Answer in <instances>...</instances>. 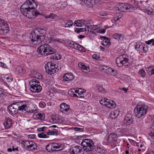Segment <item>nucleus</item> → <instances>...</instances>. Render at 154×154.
<instances>
[{
  "label": "nucleus",
  "mask_w": 154,
  "mask_h": 154,
  "mask_svg": "<svg viewBox=\"0 0 154 154\" xmlns=\"http://www.w3.org/2000/svg\"><path fill=\"white\" fill-rule=\"evenodd\" d=\"M96 151L98 152L100 154H105L106 151L105 148L103 146H98L97 147Z\"/></svg>",
  "instance_id": "23"
},
{
  "label": "nucleus",
  "mask_w": 154,
  "mask_h": 154,
  "mask_svg": "<svg viewBox=\"0 0 154 154\" xmlns=\"http://www.w3.org/2000/svg\"><path fill=\"white\" fill-rule=\"evenodd\" d=\"M110 42L109 40L107 39L105 40H103V42L102 45H103L106 46L107 47L109 46Z\"/></svg>",
  "instance_id": "39"
},
{
  "label": "nucleus",
  "mask_w": 154,
  "mask_h": 154,
  "mask_svg": "<svg viewBox=\"0 0 154 154\" xmlns=\"http://www.w3.org/2000/svg\"><path fill=\"white\" fill-rule=\"evenodd\" d=\"M73 129L76 131L82 132L84 131V128L78 127H74L73 128Z\"/></svg>",
  "instance_id": "48"
},
{
  "label": "nucleus",
  "mask_w": 154,
  "mask_h": 154,
  "mask_svg": "<svg viewBox=\"0 0 154 154\" xmlns=\"http://www.w3.org/2000/svg\"><path fill=\"white\" fill-rule=\"evenodd\" d=\"M5 102V101L4 98L1 97H0V104H2Z\"/></svg>",
  "instance_id": "60"
},
{
  "label": "nucleus",
  "mask_w": 154,
  "mask_h": 154,
  "mask_svg": "<svg viewBox=\"0 0 154 154\" xmlns=\"http://www.w3.org/2000/svg\"><path fill=\"white\" fill-rule=\"evenodd\" d=\"M143 46V45L137 44L134 45V48L135 49H137L138 51H141Z\"/></svg>",
  "instance_id": "41"
},
{
  "label": "nucleus",
  "mask_w": 154,
  "mask_h": 154,
  "mask_svg": "<svg viewBox=\"0 0 154 154\" xmlns=\"http://www.w3.org/2000/svg\"><path fill=\"white\" fill-rule=\"evenodd\" d=\"M78 66L82 69V72L85 73H88L90 72L89 68L86 67L84 64L81 63H79Z\"/></svg>",
  "instance_id": "21"
},
{
  "label": "nucleus",
  "mask_w": 154,
  "mask_h": 154,
  "mask_svg": "<svg viewBox=\"0 0 154 154\" xmlns=\"http://www.w3.org/2000/svg\"><path fill=\"white\" fill-rule=\"evenodd\" d=\"M28 108H26V109H27V110L26 111L27 112H34L35 111V110H34L33 109H31L29 108V109H28Z\"/></svg>",
  "instance_id": "58"
},
{
  "label": "nucleus",
  "mask_w": 154,
  "mask_h": 154,
  "mask_svg": "<svg viewBox=\"0 0 154 154\" xmlns=\"http://www.w3.org/2000/svg\"><path fill=\"white\" fill-rule=\"evenodd\" d=\"M149 134L151 136L154 137V129L151 131V132L149 133Z\"/></svg>",
  "instance_id": "64"
},
{
  "label": "nucleus",
  "mask_w": 154,
  "mask_h": 154,
  "mask_svg": "<svg viewBox=\"0 0 154 154\" xmlns=\"http://www.w3.org/2000/svg\"><path fill=\"white\" fill-rule=\"evenodd\" d=\"M117 135L114 133H112L110 134L108 137V140L109 141H116L117 140Z\"/></svg>",
  "instance_id": "24"
},
{
  "label": "nucleus",
  "mask_w": 154,
  "mask_h": 154,
  "mask_svg": "<svg viewBox=\"0 0 154 154\" xmlns=\"http://www.w3.org/2000/svg\"><path fill=\"white\" fill-rule=\"evenodd\" d=\"M100 15L102 17H106L107 16V14L105 12H102L100 13Z\"/></svg>",
  "instance_id": "62"
},
{
  "label": "nucleus",
  "mask_w": 154,
  "mask_h": 154,
  "mask_svg": "<svg viewBox=\"0 0 154 154\" xmlns=\"http://www.w3.org/2000/svg\"><path fill=\"white\" fill-rule=\"evenodd\" d=\"M138 74L139 75L143 78L145 77L146 76V72L143 69H141L139 71Z\"/></svg>",
  "instance_id": "36"
},
{
  "label": "nucleus",
  "mask_w": 154,
  "mask_h": 154,
  "mask_svg": "<svg viewBox=\"0 0 154 154\" xmlns=\"http://www.w3.org/2000/svg\"><path fill=\"white\" fill-rule=\"evenodd\" d=\"M84 25L87 27V29H86L88 31H89V29L90 27H91V28H93L94 27H95V28L96 27V26H95L94 25L93 21L91 20H89L86 21L85 20V22H84ZM95 29L94 28L93 30H94Z\"/></svg>",
  "instance_id": "14"
},
{
  "label": "nucleus",
  "mask_w": 154,
  "mask_h": 154,
  "mask_svg": "<svg viewBox=\"0 0 154 154\" xmlns=\"http://www.w3.org/2000/svg\"><path fill=\"white\" fill-rule=\"evenodd\" d=\"M3 125L5 129H8L12 126V120L9 118H6Z\"/></svg>",
  "instance_id": "18"
},
{
  "label": "nucleus",
  "mask_w": 154,
  "mask_h": 154,
  "mask_svg": "<svg viewBox=\"0 0 154 154\" xmlns=\"http://www.w3.org/2000/svg\"><path fill=\"white\" fill-rule=\"evenodd\" d=\"M147 46L145 45H143L141 51H143L144 53H146L148 51Z\"/></svg>",
  "instance_id": "43"
},
{
  "label": "nucleus",
  "mask_w": 154,
  "mask_h": 154,
  "mask_svg": "<svg viewBox=\"0 0 154 154\" xmlns=\"http://www.w3.org/2000/svg\"><path fill=\"white\" fill-rule=\"evenodd\" d=\"M20 103H19V111H26V109L27 107V104L26 103L28 102L25 101L22 102H19Z\"/></svg>",
  "instance_id": "20"
},
{
  "label": "nucleus",
  "mask_w": 154,
  "mask_h": 154,
  "mask_svg": "<svg viewBox=\"0 0 154 154\" xmlns=\"http://www.w3.org/2000/svg\"><path fill=\"white\" fill-rule=\"evenodd\" d=\"M45 30L42 29H40L36 31H32L30 36V43L35 45L38 43L39 44V42L43 41L45 39Z\"/></svg>",
  "instance_id": "1"
},
{
  "label": "nucleus",
  "mask_w": 154,
  "mask_h": 154,
  "mask_svg": "<svg viewBox=\"0 0 154 154\" xmlns=\"http://www.w3.org/2000/svg\"><path fill=\"white\" fill-rule=\"evenodd\" d=\"M39 106L42 108H44L46 106V104L44 102L41 101L39 103Z\"/></svg>",
  "instance_id": "49"
},
{
  "label": "nucleus",
  "mask_w": 154,
  "mask_h": 154,
  "mask_svg": "<svg viewBox=\"0 0 154 154\" xmlns=\"http://www.w3.org/2000/svg\"><path fill=\"white\" fill-rule=\"evenodd\" d=\"M46 72L49 75H52L55 72L57 67H56V64L51 62L47 63L45 66Z\"/></svg>",
  "instance_id": "10"
},
{
  "label": "nucleus",
  "mask_w": 154,
  "mask_h": 154,
  "mask_svg": "<svg viewBox=\"0 0 154 154\" xmlns=\"http://www.w3.org/2000/svg\"><path fill=\"white\" fill-rule=\"evenodd\" d=\"M52 119L54 122L57 123L61 124L63 122V119L62 116L58 115H55L53 117Z\"/></svg>",
  "instance_id": "16"
},
{
  "label": "nucleus",
  "mask_w": 154,
  "mask_h": 154,
  "mask_svg": "<svg viewBox=\"0 0 154 154\" xmlns=\"http://www.w3.org/2000/svg\"><path fill=\"white\" fill-rule=\"evenodd\" d=\"M7 108L9 110V111L11 112L10 113L14 114H16L17 113L16 110H15V109L14 108L12 104L8 106Z\"/></svg>",
  "instance_id": "25"
},
{
  "label": "nucleus",
  "mask_w": 154,
  "mask_h": 154,
  "mask_svg": "<svg viewBox=\"0 0 154 154\" xmlns=\"http://www.w3.org/2000/svg\"><path fill=\"white\" fill-rule=\"evenodd\" d=\"M81 145L83 146L84 150L86 152L92 151L94 146V143L91 140L87 139L82 140Z\"/></svg>",
  "instance_id": "7"
},
{
  "label": "nucleus",
  "mask_w": 154,
  "mask_h": 154,
  "mask_svg": "<svg viewBox=\"0 0 154 154\" xmlns=\"http://www.w3.org/2000/svg\"><path fill=\"white\" fill-rule=\"evenodd\" d=\"M79 45L77 43H75L72 46V48H73L74 49L77 50L78 47L79 46Z\"/></svg>",
  "instance_id": "56"
},
{
  "label": "nucleus",
  "mask_w": 154,
  "mask_h": 154,
  "mask_svg": "<svg viewBox=\"0 0 154 154\" xmlns=\"http://www.w3.org/2000/svg\"><path fill=\"white\" fill-rule=\"evenodd\" d=\"M57 133L55 129H54L53 131H50L49 132L47 133V134L50 135H56Z\"/></svg>",
  "instance_id": "46"
},
{
  "label": "nucleus",
  "mask_w": 154,
  "mask_h": 154,
  "mask_svg": "<svg viewBox=\"0 0 154 154\" xmlns=\"http://www.w3.org/2000/svg\"><path fill=\"white\" fill-rule=\"evenodd\" d=\"M119 111L115 110L110 113V117L112 119H115L119 115Z\"/></svg>",
  "instance_id": "26"
},
{
  "label": "nucleus",
  "mask_w": 154,
  "mask_h": 154,
  "mask_svg": "<svg viewBox=\"0 0 154 154\" xmlns=\"http://www.w3.org/2000/svg\"><path fill=\"white\" fill-rule=\"evenodd\" d=\"M108 103L106 104V106L109 108H115L116 106V104L115 102L112 100H108Z\"/></svg>",
  "instance_id": "22"
},
{
  "label": "nucleus",
  "mask_w": 154,
  "mask_h": 154,
  "mask_svg": "<svg viewBox=\"0 0 154 154\" xmlns=\"http://www.w3.org/2000/svg\"><path fill=\"white\" fill-rule=\"evenodd\" d=\"M36 116L37 118L41 120L44 119V117H43V114H42L41 113H38L36 115Z\"/></svg>",
  "instance_id": "52"
},
{
  "label": "nucleus",
  "mask_w": 154,
  "mask_h": 154,
  "mask_svg": "<svg viewBox=\"0 0 154 154\" xmlns=\"http://www.w3.org/2000/svg\"><path fill=\"white\" fill-rule=\"evenodd\" d=\"M57 17V15L55 14L54 13H50L49 15L48 16H45V18H51L52 19H54L56 17Z\"/></svg>",
  "instance_id": "33"
},
{
  "label": "nucleus",
  "mask_w": 154,
  "mask_h": 154,
  "mask_svg": "<svg viewBox=\"0 0 154 154\" xmlns=\"http://www.w3.org/2000/svg\"><path fill=\"white\" fill-rule=\"evenodd\" d=\"M133 120L131 116H126L122 121V123L124 125H129L133 124Z\"/></svg>",
  "instance_id": "12"
},
{
  "label": "nucleus",
  "mask_w": 154,
  "mask_h": 154,
  "mask_svg": "<svg viewBox=\"0 0 154 154\" xmlns=\"http://www.w3.org/2000/svg\"><path fill=\"white\" fill-rule=\"evenodd\" d=\"M34 77L37 79H41L42 78V76L41 74L39 73H36Z\"/></svg>",
  "instance_id": "53"
},
{
  "label": "nucleus",
  "mask_w": 154,
  "mask_h": 154,
  "mask_svg": "<svg viewBox=\"0 0 154 154\" xmlns=\"http://www.w3.org/2000/svg\"><path fill=\"white\" fill-rule=\"evenodd\" d=\"M75 93L79 95L82 94L85 92L84 89L82 88H75Z\"/></svg>",
  "instance_id": "31"
},
{
  "label": "nucleus",
  "mask_w": 154,
  "mask_h": 154,
  "mask_svg": "<svg viewBox=\"0 0 154 154\" xmlns=\"http://www.w3.org/2000/svg\"><path fill=\"white\" fill-rule=\"evenodd\" d=\"M92 57L93 59L96 60H99L100 58V57L96 54H93Z\"/></svg>",
  "instance_id": "55"
},
{
  "label": "nucleus",
  "mask_w": 154,
  "mask_h": 154,
  "mask_svg": "<svg viewBox=\"0 0 154 154\" xmlns=\"http://www.w3.org/2000/svg\"><path fill=\"white\" fill-rule=\"evenodd\" d=\"M107 73L111 74L112 75H115L116 72L113 69L111 68H109L107 69L106 71H105Z\"/></svg>",
  "instance_id": "28"
},
{
  "label": "nucleus",
  "mask_w": 154,
  "mask_h": 154,
  "mask_svg": "<svg viewBox=\"0 0 154 154\" xmlns=\"http://www.w3.org/2000/svg\"><path fill=\"white\" fill-rule=\"evenodd\" d=\"M60 110L63 112H68L69 110V105L65 103H62L60 105Z\"/></svg>",
  "instance_id": "19"
},
{
  "label": "nucleus",
  "mask_w": 154,
  "mask_h": 154,
  "mask_svg": "<svg viewBox=\"0 0 154 154\" xmlns=\"http://www.w3.org/2000/svg\"><path fill=\"white\" fill-rule=\"evenodd\" d=\"M152 42H153L152 39H151L150 40H149L147 41L146 42V44H147L148 45H150L151 43H152Z\"/></svg>",
  "instance_id": "63"
},
{
  "label": "nucleus",
  "mask_w": 154,
  "mask_h": 154,
  "mask_svg": "<svg viewBox=\"0 0 154 154\" xmlns=\"http://www.w3.org/2000/svg\"><path fill=\"white\" fill-rule=\"evenodd\" d=\"M128 57L125 55L123 54L117 57L116 60V63L118 66L122 67L124 65L128 66V63H129Z\"/></svg>",
  "instance_id": "8"
},
{
  "label": "nucleus",
  "mask_w": 154,
  "mask_h": 154,
  "mask_svg": "<svg viewBox=\"0 0 154 154\" xmlns=\"http://www.w3.org/2000/svg\"><path fill=\"white\" fill-rule=\"evenodd\" d=\"M145 13H147L149 14H153V10L150 7H146L144 10Z\"/></svg>",
  "instance_id": "30"
},
{
  "label": "nucleus",
  "mask_w": 154,
  "mask_h": 154,
  "mask_svg": "<svg viewBox=\"0 0 154 154\" xmlns=\"http://www.w3.org/2000/svg\"><path fill=\"white\" fill-rule=\"evenodd\" d=\"M82 106L84 107V109L85 108H87L88 107V106L85 102H84L82 105Z\"/></svg>",
  "instance_id": "57"
},
{
  "label": "nucleus",
  "mask_w": 154,
  "mask_h": 154,
  "mask_svg": "<svg viewBox=\"0 0 154 154\" xmlns=\"http://www.w3.org/2000/svg\"><path fill=\"white\" fill-rule=\"evenodd\" d=\"M87 31V29L85 28H76L75 29V31L77 33H79L81 32H83Z\"/></svg>",
  "instance_id": "40"
},
{
  "label": "nucleus",
  "mask_w": 154,
  "mask_h": 154,
  "mask_svg": "<svg viewBox=\"0 0 154 154\" xmlns=\"http://www.w3.org/2000/svg\"><path fill=\"white\" fill-rule=\"evenodd\" d=\"M9 26L4 20L0 18V34L5 35L9 31Z\"/></svg>",
  "instance_id": "11"
},
{
  "label": "nucleus",
  "mask_w": 154,
  "mask_h": 154,
  "mask_svg": "<svg viewBox=\"0 0 154 154\" xmlns=\"http://www.w3.org/2000/svg\"><path fill=\"white\" fill-rule=\"evenodd\" d=\"M53 147V145L52 144H49L46 146V149L48 152H54Z\"/></svg>",
  "instance_id": "29"
},
{
  "label": "nucleus",
  "mask_w": 154,
  "mask_h": 154,
  "mask_svg": "<svg viewBox=\"0 0 154 154\" xmlns=\"http://www.w3.org/2000/svg\"><path fill=\"white\" fill-rule=\"evenodd\" d=\"M130 7V6L129 5L121 3L118 6V9L120 11L125 12L126 11H129V9Z\"/></svg>",
  "instance_id": "13"
},
{
  "label": "nucleus",
  "mask_w": 154,
  "mask_h": 154,
  "mask_svg": "<svg viewBox=\"0 0 154 154\" xmlns=\"http://www.w3.org/2000/svg\"><path fill=\"white\" fill-rule=\"evenodd\" d=\"M84 22H85V20H77L75 21V25L76 24V26H77L81 27L84 25Z\"/></svg>",
  "instance_id": "27"
},
{
  "label": "nucleus",
  "mask_w": 154,
  "mask_h": 154,
  "mask_svg": "<svg viewBox=\"0 0 154 154\" xmlns=\"http://www.w3.org/2000/svg\"><path fill=\"white\" fill-rule=\"evenodd\" d=\"M77 50L81 52H85V49L84 48L80 45H79Z\"/></svg>",
  "instance_id": "50"
},
{
  "label": "nucleus",
  "mask_w": 154,
  "mask_h": 154,
  "mask_svg": "<svg viewBox=\"0 0 154 154\" xmlns=\"http://www.w3.org/2000/svg\"><path fill=\"white\" fill-rule=\"evenodd\" d=\"M79 146H77L71 148L70 149V152L71 154H78L81 152V149Z\"/></svg>",
  "instance_id": "17"
},
{
  "label": "nucleus",
  "mask_w": 154,
  "mask_h": 154,
  "mask_svg": "<svg viewBox=\"0 0 154 154\" xmlns=\"http://www.w3.org/2000/svg\"><path fill=\"white\" fill-rule=\"evenodd\" d=\"M61 146H53V148L54 149V151H58L59 150H61V149H60V148H61Z\"/></svg>",
  "instance_id": "47"
},
{
  "label": "nucleus",
  "mask_w": 154,
  "mask_h": 154,
  "mask_svg": "<svg viewBox=\"0 0 154 154\" xmlns=\"http://www.w3.org/2000/svg\"><path fill=\"white\" fill-rule=\"evenodd\" d=\"M46 127H43L41 128H38L37 130L39 132L43 131L46 130Z\"/></svg>",
  "instance_id": "54"
},
{
  "label": "nucleus",
  "mask_w": 154,
  "mask_h": 154,
  "mask_svg": "<svg viewBox=\"0 0 154 154\" xmlns=\"http://www.w3.org/2000/svg\"><path fill=\"white\" fill-rule=\"evenodd\" d=\"M75 78L74 75L71 72L66 73L63 76V79L66 81H72Z\"/></svg>",
  "instance_id": "15"
},
{
  "label": "nucleus",
  "mask_w": 154,
  "mask_h": 154,
  "mask_svg": "<svg viewBox=\"0 0 154 154\" xmlns=\"http://www.w3.org/2000/svg\"><path fill=\"white\" fill-rule=\"evenodd\" d=\"M68 93L72 97H78L77 95L75 94L76 93L75 88L72 89L70 91H69Z\"/></svg>",
  "instance_id": "32"
},
{
  "label": "nucleus",
  "mask_w": 154,
  "mask_h": 154,
  "mask_svg": "<svg viewBox=\"0 0 154 154\" xmlns=\"http://www.w3.org/2000/svg\"><path fill=\"white\" fill-rule=\"evenodd\" d=\"M97 91L99 92L103 93L104 92V89L102 86H99L97 87Z\"/></svg>",
  "instance_id": "42"
},
{
  "label": "nucleus",
  "mask_w": 154,
  "mask_h": 154,
  "mask_svg": "<svg viewBox=\"0 0 154 154\" xmlns=\"http://www.w3.org/2000/svg\"><path fill=\"white\" fill-rule=\"evenodd\" d=\"M21 143L23 148L29 151H33L37 148L36 144L32 141L23 140L22 141Z\"/></svg>",
  "instance_id": "5"
},
{
  "label": "nucleus",
  "mask_w": 154,
  "mask_h": 154,
  "mask_svg": "<svg viewBox=\"0 0 154 154\" xmlns=\"http://www.w3.org/2000/svg\"><path fill=\"white\" fill-rule=\"evenodd\" d=\"M73 22L71 20H68L65 24V27H70L73 25Z\"/></svg>",
  "instance_id": "34"
},
{
  "label": "nucleus",
  "mask_w": 154,
  "mask_h": 154,
  "mask_svg": "<svg viewBox=\"0 0 154 154\" xmlns=\"http://www.w3.org/2000/svg\"><path fill=\"white\" fill-rule=\"evenodd\" d=\"M20 10L22 13L26 17L29 19H33L40 14V13L36 10L30 9H25L21 8Z\"/></svg>",
  "instance_id": "4"
},
{
  "label": "nucleus",
  "mask_w": 154,
  "mask_h": 154,
  "mask_svg": "<svg viewBox=\"0 0 154 154\" xmlns=\"http://www.w3.org/2000/svg\"><path fill=\"white\" fill-rule=\"evenodd\" d=\"M38 137L41 138H46L48 137L47 135L43 133L38 134Z\"/></svg>",
  "instance_id": "44"
},
{
  "label": "nucleus",
  "mask_w": 154,
  "mask_h": 154,
  "mask_svg": "<svg viewBox=\"0 0 154 154\" xmlns=\"http://www.w3.org/2000/svg\"><path fill=\"white\" fill-rule=\"evenodd\" d=\"M148 108V106L144 104L137 105L134 109L136 117L139 118L145 115L147 112Z\"/></svg>",
  "instance_id": "3"
},
{
  "label": "nucleus",
  "mask_w": 154,
  "mask_h": 154,
  "mask_svg": "<svg viewBox=\"0 0 154 154\" xmlns=\"http://www.w3.org/2000/svg\"><path fill=\"white\" fill-rule=\"evenodd\" d=\"M30 86V91L33 92L39 93L42 89V87L40 85V83L38 81L35 79H32L29 82Z\"/></svg>",
  "instance_id": "6"
},
{
  "label": "nucleus",
  "mask_w": 154,
  "mask_h": 154,
  "mask_svg": "<svg viewBox=\"0 0 154 154\" xmlns=\"http://www.w3.org/2000/svg\"><path fill=\"white\" fill-rule=\"evenodd\" d=\"M113 37L116 39L119 40L122 37V35L121 34L115 33L113 35Z\"/></svg>",
  "instance_id": "37"
},
{
  "label": "nucleus",
  "mask_w": 154,
  "mask_h": 154,
  "mask_svg": "<svg viewBox=\"0 0 154 154\" xmlns=\"http://www.w3.org/2000/svg\"><path fill=\"white\" fill-rule=\"evenodd\" d=\"M19 102H17L14 103H13L12 104L14 108L15 109V110H16V111L17 112H18L19 111V106L20 105H19V103H20Z\"/></svg>",
  "instance_id": "35"
},
{
  "label": "nucleus",
  "mask_w": 154,
  "mask_h": 154,
  "mask_svg": "<svg viewBox=\"0 0 154 154\" xmlns=\"http://www.w3.org/2000/svg\"><path fill=\"white\" fill-rule=\"evenodd\" d=\"M137 125L138 126H142L143 123L142 121L140 120L139 119L136 120Z\"/></svg>",
  "instance_id": "51"
},
{
  "label": "nucleus",
  "mask_w": 154,
  "mask_h": 154,
  "mask_svg": "<svg viewBox=\"0 0 154 154\" xmlns=\"http://www.w3.org/2000/svg\"><path fill=\"white\" fill-rule=\"evenodd\" d=\"M0 66H2L3 67L6 68L7 67V66L6 64H4V63L0 62Z\"/></svg>",
  "instance_id": "61"
},
{
  "label": "nucleus",
  "mask_w": 154,
  "mask_h": 154,
  "mask_svg": "<svg viewBox=\"0 0 154 154\" xmlns=\"http://www.w3.org/2000/svg\"><path fill=\"white\" fill-rule=\"evenodd\" d=\"M37 7V3L33 0H27L21 6V8L25 9H35Z\"/></svg>",
  "instance_id": "9"
},
{
  "label": "nucleus",
  "mask_w": 154,
  "mask_h": 154,
  "mask_svg": "<svg viewBox=\"0 0 154 154\" xmlns=\"http://www.w3.org/2000/svg\"><path fill=\"white\" fill-rule=\"evenodd\" d=\"M18 71L19 72V73H23V69L22 67H20L19 68V69Z\"/></svg>",
  "instance_id": "59"
},
{
  "label": "nucleus",
  "mask_w": 154,
  "mask_h": 154,
  "mask_svg": "<svg viewBox=\"0 0 154 154\" xmlns=\"http://www.w3.org/2000/svg\"><path fill=\"white\" fill-rule=\"evenodd\" d=\"M108 100H109V99H107L104 98L100 100V104L106 106V104L107 103H108V102H107Z\"/></svg>",
  "instance_id": "38"
},
{
  "label": "nucleus",
  "mask_w": 154,
  "mask_h": 154,
  "mask_svg": "<svg viewBox=\"0 0 154 154\" xmlns=\"http://www.w3.org/2000/svg\"><path fill=\"white\" fill-rule=\"evenodd\" d=\"M148 73L149 75H152L154 74V68H149L147 70Z\"/></svg>",
  "instance_id": "45"
},
{
  "label": "nucleus",
  "mask_w": 154,
  "mask_h": 154,
  "mask_svg": "<svg viewBox=\"0 0 154 154\" xmlns=\"http://www.w3.org/2000/svg\"><path fill=\"white\" fill-rule=\"evenodd\" d=\"M37 52L42 55L47 56L55 54L56 50L48 44L42 45L37 49Z\"/></svg>",
  "instance_id": "2"
}]
</instances>
